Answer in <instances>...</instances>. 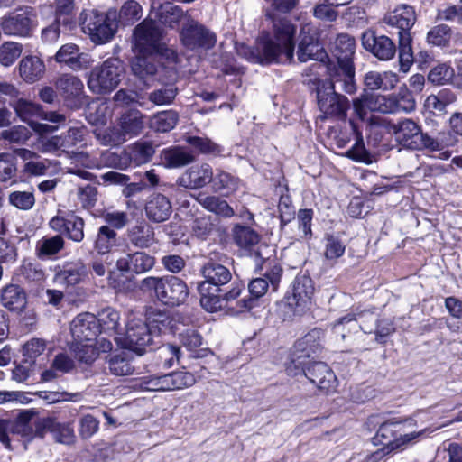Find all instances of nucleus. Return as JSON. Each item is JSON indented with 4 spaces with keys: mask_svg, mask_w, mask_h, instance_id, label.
<instances>
[{
    "mask_svg": "<svg viewBox=\"0 0 462 462\" xmlns=\"http://www.w3.org/2000/svg\"><path fill=\"white\" fill-rule=\"evenodd\" d=\"M273 37L262 35L254 49L245 48L244 54L254 63L271 64L291 62L294 52L296 27L288 20H273Z\"/></svg>",
    "mask_w": 462,
    "mask_h": 462,
    "instance_id": "obj_1",
    "label": "nucleus"
},
{
    "mask_svg": "<svg viewBox=\"0 0 462 462\" xmlns=\"http://www.w3.org/2000/svg\"><path fill=\"white\" fill-rule=\"evenodd\" d=\"M391 128L397 143L411 150L438 152L452 146L457 142L448 133H442L437 137H432L427 133H423L420 126L411 119L402 120L393 125Z\"/></svg>",
    "mask_w": 462,
    "mask_h": 462,
    "instance_id": "obj_2",
    "label": "nucleus"
},
{
    "mask_svg": "<svg viewBox=\"0 0 462 462\" xmlns=\"http://www.w3.org/2000/svg\"><path fill=\"white\" fill-rule=\"evenodd\" d=\"M139 287L143 292L153 294L161 302L170 306L183 303L189 296L186 282L174 275L149 276L140 282Z\"/></svg>",
    "mask_w": 462,
    "mask_h": 462,
    "instance_id": "obj_3",
    "label": "nucleus"
},
{
    "mask_svg": "<svg viewBox=\"0 0 462 462\" xmlns=\"http://www.w3.org/2000/svg\"><path fill=\"white\" fill-rule=\"evenodd\" d=\"M117 12L109 10L100 13L97 10H84L79 15L83 32L90 40L102 44L111 41L117 30Z\"/></svg>",
    "mask_w": 462,
    "mask_h": 462,
    "instance_id": "obj_4",
    "label": "nucleus"
},
{
    "mask_svg": "<svg viewBox=\"0 0 462 462\" xmlns=\"http://www.w3.org/2000/svg\"><path fill=\"white\" fill-rule=\"evenodd\" d=\"M144 116L136 109L122 114L115 126L97 134L104 145L118 146L127 139L139 135L144 128Z\"/></svg>",
    "mask_w": 462,
    "mask_h": 462,
    "instance_id": "obj_5",
    "label": "nucleus"
},
{
    "mask_svg": "<svg viewBox=\"0 0 462 462\" xmlns=\"http://www.w3.org/2000/svg\"><path fill=\"white\" fill-rule=\"evenodd\" d=\"M325 334L320 328H313L298 339L291 349L286 372L289 375H297L307 358L314 357L323 350Z\"/></svg>",
    "mask_w": 462,
    "mask_h": 462,
    "instance_id": "obj_6",
    "label": "nucleus"
},
{
    "mask_svg": "<svg viewBox=\"0 0 462 462\" xmlns=\"http://www.w3.org/2000/svg\"><path fill=\"white\" fill-rule=\"evenodd\" d=\"M124 74L123 63L116 58H109L91 69L88 86L93 93L107 94L117 88Z\"/></svg>",
    "mask_w": 462,
    "mask_h": 462,
    "instance_id": "obj_7",
    "label": "nucleus"
},
{
    "mask_svg": "<svg viewBox=\"0 0 462 462\" xmlns=\"http://www.w3.org/2000/svg\"><path fill=\"white\" fill-rule=\"evenodd\" d=\"M134 48L140 54H154L163 49L162 31L152 19H145L134 31Z\"/></svg>",
    "mask_w": 462,
    "mask_h": 462,
    "instance_id": "obj_8",
    "label": "nucleus"
},
{
    "mask_svg": "<svg viewBox=\"0 0 462 462\" xmlns=\"http://www.w3.org/2000/svg\"><path fill=\"white\" fill-rule=\"evenodd\" d=\"M36 26V14L31 7L19 8L2 17L0 27L9 36L27 37Z\"/></svg>",
    "mask_w": 462,
    "mask_h": 462,
    "instance_id": "obj_9",
    "label": "nucleus"
},
{
    "mask_svg": "<svg viewBox=\"0 0 462 462\" xmlns=\"http://www.w3.org/2000/svg\"><path fill=\"white\" fill-rule=\"evenodd\" d=\"M328 79L319 81L318 86L331 91L337 88L350 95L356 91L353 64L330 63L328 66Z\"/></svg>",
    "mask_w": 462,
    "mask_h": 462,
    "instance_id": "obj_10",
    "label": "nucleus"
},
{
    "mask_svg": "<svg viewBox=\"0 0 462 462\" xmlns=\"http://www.w3.org/2000/svg\"><path fill=\"white\" fill-rule=\"evenodd\" d=\"M153 340L146 322L141 319H133L127 324L123 346L142 356L146 352V348L153 343Z\"/></svg>",
    "mask_w": 462,
    "mask_h": 462,
    "instance_id": "obj_11",
    "label": "nucleus"
},
{
    "mask_svg": "<svg viewBox=\"0 0 462 462\" xmlns=\"http://www.w3.org/2000/svg\"><path fill=\"white\" fill-rule=\"evenodd\" d=\"M49 225L52 230L66 235L75 242H80L84 238V220L73 211H59L50 220Z\"/></svg>",
    "mask_w": 462,
    "mask_h": 462,
    "instance_id": "obj_12",
    "label": "nucleus"
},
{
    "mask_svg": "<svg viewBox=\"0 0 462 462\" xmlns=\"http://www.w3.org/2000/svg\"><path fill=\"white\" fill-rule=\"evenodd\" d=\"M180 37L183 44L190 50L199 48L208 50L216 43V35L195 21H189L184 24Z\"/></svg>",
    "mask_w": 462,
    "mask_h": 462,
    "instance_id": "obj_13",
    "label": "nucleus"
},
{
    "mask_svg": "<svg viewBox=\"0 0 462 462\" xmlns=\"http://www.w3.org/2000/svg\"><path fill=\"white\" fill-rule=\"evenodd\" d=\"M317 98L319 109L324 114L340 119L346 118V112L349 108V100L346 97L336 90L331 91L317 86Z\"/></svg>",
    "mask_w": 462,
    "mask_h": 462,
    "instance_id": "obj_14",
    "label": "nucleus"
},
{
    "mask_svg": "<svg viewBox=\"0 0 462 462\" xmlns=\"http://www.w3.org/2000/svg\"><path fill=\"white\" fill-rule=\"evenodd\" d=\"M314 293L312 280L306 275L297 276L291 290L286 297V302L295 312H301L310 303Z\"/></svg>",
    "mask_w": 462,
    "mask_h": 462,
    "instance_id": "obj_15",
    "label": "nucleus"
},
{
    "mask_svg": "<svg viewBox=\"0 0 462 462\" xmlns=\"http://www.w3.org/2000/svg\"><path fill=\"white\" fill-rule=\"evenodd\" d=\"M46 432L51 433L56 442L70 445L75 441L74 430L69 423H60L48 417L36 420V434L43 438Z\"/></svg>",
    "mask_w": 462,
    "mask_h": 462,
    "instance_id": "obj_16",
    "label": "nucleus"
},
{
    "mask_svg": "<svg viewBox=\"0 0 462 462\" xmlns=\"http://www.w3.org/2000/svg\"><path fill=\"white\" fill-rule=\"evenodd\" d=\"M362 45L381 60L393 59L396 52L395 44L389 37L376 35L371 30L365 31L362 34Z\"/></svg>",
    "mask_w": 462,
    "mask_h": 462,
    "instance_id": "obj_17",
    "label": "nucleus"
},
{
    "mask_svg": "<svg viewBox=\"0 0 462 462\" xmlns=\"http://www.w3.org/2000/svg\"><path fill=\"white\" fill-rule=\"evenodd\" d=\"M300 372L319 389L327 392L334 391L337 387V377L334 372L323 362H314L306 368L301 366Z\"/></svg>",
    "mask_w": 462,
    "mask_h": 462,
    "instance_id": "obj_18",
    "label": "nucleus"
},
{
    "mask_svg": "<svg viewBox=\"0 0 462 462\" xmlns=\"http://www.w3.org/2000/svg\"><path fill=\"white\" fill-rule=\"evenodd\" d=\"M72 342L96 340L98 331L97 317L90 313L79 314L70 323Z\"/></svg>",
    "mask_w": 462,
    "mask_h": 462,
    "instance_id": "obj_19",
    "label": "nucleus"
},
{
    "mask_svg": "<svg viewBox=\"0 0 462 462\" xmlns=\"http://www.w3.org/2000/svg\"><path fill=\"white\" fill-rule=\"evenodd\" d=\"M55 60L66 64L73 70L88 69L94 62L89 54L80 52L79 46L74 43L62 45L55 55Z\"/></svg>",
    "mask_w": 462,
    "mask_h": 462,
    "instance_id": "obj_20",
    "label": "nucleus"
},
{
    "mask_svg": "<svg viewBox=\"0 0 462 462\" xmlns=\"http://www.w3.org/2000/svg\"><path fill=\"white\" fill-rule=\"evenodd\" d=\"M154 263L155 259L152 255L145 252H135L118 258L116 268L122 272L140 274L150 271Z\"/></svg>",
    "mask_w": 462,
    "mask_h": 462,
    "instance_id": "obj_21",
    "label": "nucleus"
},
{
    "mask_svg": "<svg viewBox=\"0 0 462 462\" xmlns=\"http://www.w3.org/2000/svg\"><path fill=\"white\" fill-rule=\"evenodd\" d=\"M212 171V167L207 163L192 166L182 174L179 183L186 189H201L210 184Z\"/></svg>",
    "mask_w": 462,
    "mask_h": 462,
    "instance_id": "obj_22",
    "label": "nucleus"
},
{
    "mask_svg": "<svg viewBox=\"0 0 462 462\" xmlns=\"http://www.w3.org/2000/svg\"><path fill=\"white\" fill-rule=\"evenodd\" d=\"M416 19L415 10L412 6L400 5L384 15L383 22L390 26L400 29L399 32H410V30L415 24Z\"/></svg>",
    "mask_w": 462,
    "mask_h": 462,
    "instance_id": "obj_23",
    "label": "nucleus"
},
{
    "mask_svg": "<svg viewBox=\"0 0 462 462\" xmlns=\"http://www.w3.org/2000/svg\"><path fill=\"white\" fill-rule=\"evenodd\" d=\"M282 275V269L280 265L274 264L264 274L263 278H255L248 284V290L255 299L263 296L268 290L269 284L273 291H276Z\"/></svg>",
    "mask_w": 462,
    "mask_h": 462,
    "instance_id": "obj_24",
    "label": "nucleus"
},
{
    "mask_svg": "<svg viewBox=\"0 0 462 462\" xmlns=\"http://www.w3.org/2000/svg\"><path fill=\"white\" fill-rule=\"evenodd\" d=\"M144 209L148 219L155 223L166 221L172 212L170 199L161 193L152 194L148 198Z\"/></svg>",
    "mask_w": 462,
    "mask_h": 462,
    "instance_id": "obj_25",
    "label": "nucleus"
},
{
    "mask_svg": "<svg viewBox=\"0 0 462 462\" xmlns=\"http://www.w3.org/2000/svg\"><path fill=\"white\" fill-rule=\"evenodd\" d=\"M23 162V172L30 176H41L45 174L49 168V162L38 161L39 155L33 151L25 148H18L14 151Z\"/></svg>",
    "mask_w": 462,
    "mask_h": 462,
    "instance_id": "obj_26",
    "label": "nucleus"
},
{
    "mask_svg": "<svg viewBox=\"0 0 462 462\" xmlns=\"http://www.w3.org/2000/svg\"><path fill=\"white\" fill-rule=\"evenodd\" d=\"M19 74L27 83H34L45 73V64L38 56L28 55L19 62Z\"/></svg>",
    "mask_w": 462,
    "mask_h": 462,
    "instance_id": "obj_27",
    "label": "nucleus"
},
{
    "mask_svg": "<svg viewBox=\"0 0 462 462\" xmlns=\"http://www.w3.org/2000/svg\"><path fill=\"white\" fill-rule=\"evenodd\" d=\"M127 154L123 157V163L120 167H129L131 164L142 165L148 162L153 156L155 151L152 143H136L125 149Z\"/></svg>",
    "mask_w": 462,
    "mask_h": 462,
    "instance_id": "obj_28",
    "label": "nucleus"
},
{
    "mask_svg": "<svg viewBox=\"0 0 462 462\" xmlns=\"http://www.w3.org/2000/svg\"><path fill=\"white\" fill-rule=\"evenodd\" d=\"M87 274L84 265L80 263L64 266L54 275V282L57 286L68 289L73 287L83 281Z\"/></svg>",
    "mask_w": 462,
    "mask_h": 462,
    "instance_id": "obj_29",
    "label": "nucleus"
},
{
    "mask_svg": "<svg viewBox=\"0 0 462 462\" xmlns=\"http://www.w3.org/2000/svg\"><path fill=\"white\" fill-rule=\"evenodd\" d=\"M152 9L154 17L157 18L161 23L170 28H173L177 25L183 15L180 7L169 2L161 4L158 3V0H153Z\"/></svg>",
    "mask_w": 462,
    "mask_h": 462,
    "instance_id": "obj_30",
    "label": "nucleus"
},
{
    "mask_svg": "<svg viewBox=\"0 0 462 462\" xmlns=\"http://www.w3.org/2000/svg\"><path fill=\"white\" fill-rule=\"evenodd\" d=\"M0 300L5 308L15 312L23 311L27 303L25 292L15 284H9L3 288Z\"/></svg>",
    "mask_w": 462,
    "mask_h": 462,
    "instance_id": "obj_31",
    "label": "nucleus"
},
{
    "mask_svg": "<svg viewBox=\"0 0 462 462\" xmlns=\"http://www.w3.org/2000/svg\"><path fill=\"white\" fill-rule=\"evenodd\" d=\"M161 389L165 391H176L188 388L196 383L194 374L189 372H174L159 376Z\"/></svg>",
    "mask_w": 462,
    "mask_h": 462,
    "instance_id": "obj_32",
    "label": "nucleus"
},
{
    "mask_svg": "<svg viewBox=\"0 0 462 462\" xmlns=\"http://www.w3.org/2000/svg\"><path fill=\"white\" fill-rule=\"evenodd\" d=\"M297 54L300 62H306L310 60L324 61L328 58L323 48L310 36L302 37Z\"/></svg>",
    "mask_w": 462,
    "mask_h": 462,
    "instance_id": "obj_33",
    "label": "nucleus"
},
{
    "mask_svg": "<svg viewBox=\"0 0 462 462\" xmlns=\"http://www.w3.org/2000/svg\"><path fill=\"white\" fill-rule=\"evenodd\" d=\"M202 275L205 278L202 282H208L209 287L213 285L215 288L227 283L232 278L230 271L226 266L217 263L205 264L202 268Z\"/></svg>",
    "mask_w": 462,
    "mask_h": 462,
    "instance_id": "obj_34",
    "label": "nucleus"
},
{
    "mask_svg": "<svg viewBox=\"0 0 462 462\" xmlns=\"http://www.w3.org/2000/svg\"><path fill=\"white\" fill-rule=\"evenodd\" d=\"M355 40L347 34H340L337 37L332 55L337 60V63L353 64L352 59L355 53Z\"/></svg>",
    "mask_w": 462,
    "mask_h": 462,
    "instance_id": "obj_35",
    "label": "nucleus"
},
{
    "mask_svg": "<svg viewBox=\"0 0 462 462\" xmlns=\"http://www.w3.org/2000/svg\"><path fill=\"white\" fill-rule=\"evenodd\" d=\"M196 200L204 208L215 213L216 215L224 217H230L235 214L234 209L229 206V204L219 197L199 193L196 197Z\"/></svg>",
    "mask_w": 462,
    "mask_h": 462,
    "instance_id": "obj_36",
    "label": "nucleus"
},
{
    "mask_svg": "<svg viewBox=\"0 0 462 462\" xmlns=\"http://www.w3.org/2000/svg\"><path fill=\"white\" fill-rule=\"evenodd\" d=\"M211 189L217 193L228 195L238 189L239 181L230 173L222 170L212 171Z\"/></svg>",
    "mask_w": 462,
    "mask_h": 462,
    "instance_id": "obj_37",
    "label": "nucleus"
},
{
    "mask_svg": "<svg viewBox=\"0 0 462 462\" xmlns=\"http://www.w3.org/2000/svg\"><path fill=\"white\" fill-rule=\"evenodd\" d=\"M200 304L207 311L215 312L225 307L222 298L217 294V288L209 287L208 282H199Z\"/></svg>",
    "mask_w": 462,
    "mask_h": 462,
    "instance_id": "obj_38",
    "label": "nucleus"
},
{
    "mask_svg": "<svg viewBox=\"0 0 462 462\" xmlns=\"http://www.w3.org/2000/svg\"><path fill=\"white\" fill-rule=\"evenodd\" d=\"M131 243L136 247H150L155 241L153 228L146 223L133 226L128 233Z\"/></svg>",
    "mask_w": 462,
    "mask_h": 462,
    "instance_id": "obj_39",
    "label": "nucleus"
},
{
    "mask_svg": "<svg viewBox=\"0 0 462 462\" xmlns=\"http://www.w3.org/2000/svg\"><path fill=\"white\" fill-rule=\"evenodd\" d=\"M55 87L66 99L78 97L83 88L82 81L71 74H63L58 78Z\"/></svg>",
    "mask_w": 462,
    "mask_h": 462,
    "instance_id": "obj_40",
    "label": "nucleus"
},
{
    "mask_svg": "<svg viewBox=\"0 0 462 462\" xmlns=\"http://www.w3.org/2000/svg\"><path fill=\"white\" fill-rule=\"evenodd\" d=\"M162 159L170 168L183 167L195 161L194 155L180 146L163 150Z\"/></svg>",
    "mask_w": 462,
    "mask_h": 462,
    "instance_id": "obj_41",
    "label": "nucleus"
},
{
    "mask_svg": "<svg viewBox=\"0 0 462 462\" xmlns=\"http://www.w3.org/2000/svg\"><path fill=\"white\" fill-rule=\"evenodd\" d=\"M171 319L170 316L160 310H151L147 312L146 324L149 326L152 337H158L171 328Z\"/></svg>",
    "mask_w": 462,
    "mask_h": 462,
    "instance_id": "obj_42",
    "label": "nucleus"
},
{
    "mask_svg": "<svg viewBox=\"0 0 462 462\" xmlns=\"http://www.w3.org/2000/svg\"><path fill=\"white\" fill-rule=\"evenodd\" d=\"M10 106L14 108L16 115L29 125L30 122H32L33 117L42 116L41 106L29 100L19 98L13 101Z\"/></svg>",
    "mask_w": 462,
    "mask_h": 462,
    "instance_id": "obj_43",
    "label": "nucleus"
},
{
    "mask_svg": "<svg viewBox=\"0 0 462 462\" xmlns=\"http://www.w3.org/2000/svg\"><path fill=\"white\" fill-rule=\"evenodd\" d=\"M117 245V234L108 226L99 227L96 241L95 249L100 254H107Z\"/></svg>",
    "mask_w": 462,
    "mask_h": 462,
    "instance_id": "obj_44",
    "label": "nucleus"
},
{
    "mask_svg": "<svg viewBox=\"0 0 462 462\" xmlns=\"http://www.w3.org/2000/svg\"><path fill=\"white\" fill-rule=\"evenodd\" d=\"M70 348L75 353L76 358L85 364L94 362L100 352L99 348L97 346L96 340H86L83 343L72 342Z\"/></svg>",
    "mask_w": 462,
    "mask_h": 462,
    "instance_id": "obj_45",
    "label": "nucleus"
},
{
    "mask_svg": "<svg viewBox=\"0 0 462 462\" xmlns=\"http://www.w3.org/2000/svg\"><path fill=\"white\" fill-rule=\"evenodd\" d=\"M178 121L177 112L173 110L162 111L151 117L150 126L157 132L166 133L173 129Z\"/></svg>",
    "mask_w": 462,
    "mask_h": 462,
    "instance_id": "obj_46",
    "label": "nucleus"
},
{
    "mask_svg": "<svg viewBox=\"0 0 462 462\" xmlns=\"http://www.w3.org/2000/svg\"><path fill=\"white\" fill-rule=\"evenodd\" d=\"M33 415L34 412L31 411L21 412L14 427L12 428L13 432L17 433L22 437L27 438L29 439H32L34 437H39L36 434V421L33 424H32Z\"/></svg>",
    "mask_w": 462,
    "mask_h": 462,
    "instance_id": "obj_47",
    "label": "nucleus"
},
{
    "mask_svg": "<svg viewBox=\"0 0 462 462\" xmlns=\"http://www.w3.org/2000/svg\"><path fill=\"white\" fill-rule=\"evenodd\" d=\"M35 196L32 188L28 190H14L9 193L8 202L19 210L28 211L35 205Z\"/></svg>",
    "mask_w": 462,
    "mask_h": 462,
    "instance_id": "obj_48",
    "label": "nucleus"
},
{
    "mask_svg": "<svg viewBox=\"0 0 462 462\" xmlns=\"http://www.w3.org/2000/svg\"><path fill=\"white\" fill-rule=\"evenodd\" d=\"M137 55L132 62V70L134 75L141 79L146 76L154 75L157 71V67L153 62V54H140Z\"/></svg>",
    "mask_w": 462,
    "mask_h": 462,
    "instance_id": "obj_49",
    "label": "nucleus"
},
{
    "mask_svg": "<svg viewBox=\"0 0 462 462\" xmlns=\"http://www.w3.org/2000/svg\"><path fill=\"white\" fill-rule=\"evenodd\" d=\"M111 116V111L106 102L94 101L88 104L87 118L92 125H105Z\"/></svg>",
    "mask_w": 462,
    "mask_h": 462,
    "instance_id": "obj_50",
    "label": "nucleus"
},
{
    "mask_svg": "<svg viewBox=\"0 0 462 462\" xmlns=\"http://www.w3.org/2000/svg\"><path fill=\"white\" fill-rule=\"evenodd\" d=\"M14 155V153L0 152V182H16L14 178L17 174V166Z\"/></svg>",
    "mask_w": 462,
    "mask_h": 462,
    "instance_id": "obj_51",
    "label": "nucleus"
},
{
    "mask_svg": "<svg viewBox=\"0 0 462 462\" xmlns=\"http://www.w3.org/2000/svg\"><path fill=\"white\" fill-rule=\"evenodd\" d=\"M97 320L98 331L101 329L104 332H116L119 327L120 315L116 310L106 308L98 312Z\"/></svg>",
    "mask_w": 462,
    "mask_h": 462,
    "instance_id": "obj_52",
    "label": "nucleus"
},
{
    "mask_svg": "<svg viewBox=\"0 0 462 462\" xmlns=\"http://www.w3.org/2000/svg\"><path fill=\"white\" fill-rule=\"evenodd\" d=\"M233 236L236 243L240 247L248 248L259 242V235L252 228L241 225H236L233 228Z\"/></svg>",
    "mask_w": 462,
    "mask_h": 462,
    "instance_id": "obj_53",
    "label": "nucleus"
},
{
    "mask_svg": "<svg viewBox=\"0 0 462 462\" xmlns=\"http://www.w3.org/2000/svg\"><path fill=\"white\" fill-rule=\"evenodd\" d=\"M393 95V114L399 112H411L416 107V102L412 94L407 88H402L397 94Z\"/></svg>",
    "mask_w": 462,
    "mask_h": 462,
    "instance_id": "obj_54",
    "label": "nucleus"
},
{
    "mask_svg": "<svg viewBox=\"0 0 462 462\" xmlns=\"http://www.w3.org/2000/svg\"><path fill=\"white\" fill-rule=\"evenodd\" d=\"M23 51V44L15 42H5L0 46V63L9 67L21 56Z\"/></svg>",
    "mask_w": 462,
    "mask_h": 462,
    "instance_id": "obj_55",
    "label": "nucleus"
},
{
    "mask_svg": "<svg viewBox=\"0 0 462 462\" xmlns=\"http://www.w3.org/2000/svg\"><path fill=\"white\" fill-rule=\"evenodd\" d=\"M30 137L29 129L23 125H14L0 133V141L4 140L10 144H23Z\"/></svg>",
    "mask_w": 462,
    "mask_h": 462,
    "instance_id": "obj_56",
    "label": "nucleus"
},
{
    "mask_svg": "<svg viewBox=\"0 0 462 462\" xmlns=\"http://www.w3.org/2000/svg\"><path fill=\"white\" fill-rule=\"evenodd\" d=\"M368 108L371 112L393 114V95H378L368 92Z\"/></svg>",
    "mask_w": 462,
    "mask_h": 462,
    "instance_id": "obj_57",
    "label": "nucleus"
},
{
    "mask_svg": "<svg viewBox=\"0 0 462 462\" xmlns=\"http://www.w3.org/2000/svg\"><path fill=\"white\" fill-rule=\"evenodd\" d=\"M454 75L455 72L452 67L447 63H440L430 70L428 79L434 85H445L451 81Z\"/></svg>",
    "mask_w": 462,
    "mask_h": 462,
    "instance_id": "obj_58",
    "label": "nucleus"
},
{
    "mask_svg": "<svg viewBox=\"0 0 462 462\" xmlns=\"http://www.w3.org/2000/svg\"><path fill=\"white\" fill-rule=\"evenodd\" d=\"M452 35L451 28L447 24H438L427 33V42L435 46H446Z\"/></svg>",
    "mask_w": 462,
    "mask_h": 462,
    "instance_id": "obj_59",
    "label": "nucleus"
},
{
    "mask_svg": "<svg viewBox=\"0 0 462 462\" xmlns=\"http://www.w3.org/2000/svg\"><path fill=\"white\" fill-rule=\"evenodd\" d=\"M108 367L110 372L116 376L129 375L134 371V367L125 354L111 356L108 360Z\"/></svg>",
    "mask_w": 462,
    "mask_h": 462,
    "instance_id": "obj_60",
    "label": "nucleus"
},
{
    "mask_svg": "<svg viewBox=\"0 0 462 462\" xmlns=\"http://www.w3.org/2000/svg\"><path fill=\"white\" fill-rule=\"evenodd\" d=\"M313 211L311 209H300L298 212V231L294 236L296 240L309 239L311 236V220Z\"/></svg>",
    "mask_w": 462,
    "mask_h": 462,
    "instance_id": "obj_61",
    "label": "nucleus"
},
{
    "mask_svg": "<svg viewBox=\"0 0 462 462\" xmlns=\"http://www.w3.org/2000/svg\"><path fill=\"white\" fill-rule=\"evenodd\" d=\"M346 250V245L338 236L327 235L325 237L324 255L328 260H336L341 257Z\"/></svg>",
    "mask_w": 462,
    "mask_h": 462,
    "instance_id": "obj_62",
    "label": "nucleus"
},
{
    "mask_svg": "<svg viewBox=\"0 0 462 462\" xmlns=\"http://www.w3.org/2000/svg\"><path fill=\"white\" fill-rule=\"evenodd\" d=\"M55 20L63 25L70 24L74 16L73 0H55Z\"/></svg>",
    "mask_w": 462,
    "mask_h": 462,
    "instance_id": "obj_63",
    "label": "nucleus"
},
{
    "mask_svg": "<svg viewBox=\"0 0 462 462\" xmlns=\"http://www.w3.org/2000/svg\"><path fill=\"white\" fill-rule=\"evenodd\" d=\"M99 429V420L91 414L83 415L79 421V434L82 439L93 437Z\"/></svg>",
    "mask_w": 462,
    "mask_h": 462,
    "instance_id": "obj_64",
    "label": "nucleus"
}]
</instances>
